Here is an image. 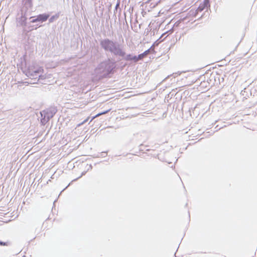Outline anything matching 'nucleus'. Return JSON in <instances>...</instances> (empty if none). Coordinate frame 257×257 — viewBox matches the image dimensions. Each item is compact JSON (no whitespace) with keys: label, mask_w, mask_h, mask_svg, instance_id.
I'll return each mask as SVG.
<instances>
[{"label":"nucleus","mask_w":257,"mask_h":257,"mask_svg":"<svg viewBox=\"0 0 257 257\" xmlns=\"http://www.w3.org/2000/svg\"><path fill=\"white\" fill-rule=\"evenodd\" d=\"M49 16L48 15L43 14V15H39L37 16L36 19H34L32 21L33 23H35L36 22H45L49 18Z\"/></svg>","instance_id":"7ed1b4c3"},{"label":"nucleus","mask_w":257,"mask_h":257,"mask_svg":"<svg viewBox=\"0 0 257 257\" xmlns=\"http://www.w3.org/2000/svg\"><path fill=\"white\" fill-rule=\"evenodd\" d=\"M88 118H87L86 120H85L83 122V123H85L86 122L87 120H88Z\"/></svg>","instance_id":"1a4fd4ad"},{"label":"nucleus","mask_w":257,"mask_h":257,"mask_svg":"<svg viewBox=\"0 0 257 257\" xmlns=\"http://www.w3.org/2000/svg\"><path fill=\"white\" fill-rule=\"evenodd\" d=\"M24 257H25V256H24Z\"/></svg>","instance_id":"9d476101"},{"label":"nucleus","mask_w":257,"mask_h":257,"mask_svg":"<svg viewBox=\"0 0 257 257\" xmlns=\"http://www.w3.org/2000/svg\"><path fill=\"white\" fill-rule=\"evenodd\" d=\"M43 72L44 69L42 66L33 65L29 67L27 75L32 79H37L39 78Z\"/></svg>","instance_id":"f257e3e1"},{"label":"nucleus","mask_w":257,"mask_h":257,"mask_svg":"<svg viewBox=\"0 0 257 257\" xmlns=\"http://www.w3.org/2000/svg\"><path fill=\"white\" fill-rule=\"evenodd\" d=\"M101 44L102 47L106 50L112 51L114 47L113 42L108 39L102 41Z\"/></svg>","instance_id":"f03ea898"},{"label":"nucleus","mask_w":257,"mask_h":257,"mask_svg":"<svg viewBox=\"0 0 257 257\" xmlns=\"http://www.w3.org/2000/svg\"><path fill=\"white\" fill-rule=\"evenodd\" d=\"M0 245H8V243L0 241Z\"/></svg>","instance_id":"6e6552de"},{"label":"nucleus","mask_w":257,"mask_h":257,"mask_svg":"<svg viewBox=\"0 0 257 257\" xmlns=\"http://www.w3.org/2000/svg\"><path fill=\"white\" fill-rule=\"evenodd\" d=\"M145 57L143 56V54H141L138 56V61L143 59Z\"/></svg>","instance_id":"423d86ee"},{"label":"nucleus","mask_w":257,"mask_h":257,"mask_svg":"<svg viewBox=\"0 0 257 257\" xmlns=\"http://www.w3.org/2000/svg\"><path fill=\"white\" fill-rule=\"evenodd\" d=\"M110 111V110H106V111H103L102 112H100V113H99L98 114H97L96 115H95L94 116H93L91 119V121H92V120H93L95 118L97 117H98L102 114H106L107 113V112H108L109 111Z\"/></svg>","instance_id":"20e7f679"},{"label":"nucleus","mask_w":257,"mask_h":257,"mask_svg":"<svg viewBox=\"0 0 257 257\" xmlns=\"http://www.w3.org/2000/svg\"><path fill=\"white\" fill-rule=\"evenodd\" d=\"M128 59L130 60H133L135 62H137L138 61V56H134V57H130Z\"/></svg>","instance_id":"39448f33"},{"label":"nucleus","mask_w":257,"mask_h":257,"mask_svg":"<svg viewBox=\"0 0 257 257\" xmlns=\"http://www.w3.org/2000/svg\"><path fill=\"white\" fill-rule=\"evenodd\" d=\"M149 52V50H146V51H145L143 53H142V54H143V56L144 57H145L146 56H147L148 53Z\"/></svg>","instance_id":"0eeeda50"}]
</instances>
